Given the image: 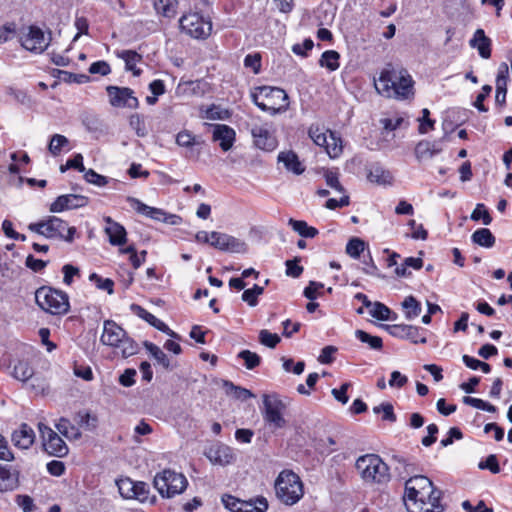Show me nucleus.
I'll return each instance as SVG.
<instances>
[{"mask_svg":"<svg viewBox=\"0 0 512 512\" xmlns=\"http://www.w3.org/2000/svg\"><path fill=\"white\" fill-rule=\"evenodd\" d=\"M120 495L125 499H133L135 496V481L130 478H123L116 482Z\"/></svg>","mask_w":512,"mask_h":512,"instance_id":"47","label":"nucleus"},{"mask_svg":"<svg viewBox=\"0 0 512 512\" xmlns=\"http://www.w3.org/2000/svg\"><path fill=\"white\" fill-rule=\"evenodd\" d=\"M100 341L102 344L113 347L128 358L138 352V345L131 339L126 331L112 320H106L103 324V333Z\"/></svg>","mask_w":512,"mask_h":512,"instance_id":"4","label":"nucleus"},{"mask_svg":"<svg viewBox=\"0 0 512 512\" xmlns=\"http://www.w3.org/2000/svg\"><path fill=\"white\" fill-rule=\"evenodd\" d=\"M282 366L283 369L286 372H292L296 375H301L305 369V362L304 361H298L297 363H294L293 359L291 358H285L282 357Z\"/></svg>","mask_w":512,"mask_h":512,"instance_id":"58","label":"nucleus"},{"mask_svg":"<svg viewBox=\"0 0 512 512\" xmlns=\"http://www.w3.org/2000/svg\"><path fill=\"white\" fill-rule=\"evenodd\" d=\"M106 91L109 96V103L113 107L136 109L139 106V101L130 88L108 86Z\"/></svg>","mask_w":512,"mask_h":512,"instance_id":"14","label":"nucleus"},{"mask_svg":"<svg viewBox=\"0 0 512 512\" xmlns=\"http://www.w3.org/2000/svg\"><path fill=\"white\" fill-rule=\"evenodd\" d=\"M204 454L213 465L226 466L234 461L232 448L222 443L212 444Z\"/></svg>","mask_w":512,"mask_h":512,"instance_id":"18","label":"nucleus"},{"mask_svg":"<svg viewBox=\"0 0 512 512\" xmlns=\"http://www.w3.org/2000/svg\"><path fill=\"white\" fill-rule=\"evenodd\" d=\"M330 158H337L343 152L342 139L336 132H329L327 136V144L322 146Z\"/></svg>","mask_w":512,"mask_h":512,"instance_id":"31","label":"nucleus"},{"mask_svg":"<svg viewBox=\"0 0 512 512\" xmlns=\"http://www.w3.org/2000/svg\"><path fill=\"white\" fill-rule=\"evenodd\" d=\"M176 144L180 147L191 149L196 145H200L202 141L193 135L189 130H182L177 133L175 138Z\"/></svg>","mask_w":512,"mask_h":512,"instance_id":"41","label":"nucleus"},{"mask_svg":"<svg viewBox=\"0 0 512 512\" xmlns=\"http://www.w3.org/2000/svg\"><path fill=\"white\" fill-rule=\"evenodd\" d=\"M355 337L362 343L367 344L373 350H380L383 347V342L380 337L372 336L363 330H356Z\"/></svg>","mask_w":512,"mask_h":512,"instance_id":"45","label":"nucleus"},{"mask_svg":"<svg viewBox=\"0 0 512 512\" xmlns=\"http://www.w3.org/2000/svg\"><path fill=\"white\" fill-rule=\"evenodd\" d=\"M56 428L60 434L64 435L68 439L76 440L81 437L80 430L71 424V422L66 418H61L56 424Z\"/></svg>","mask_w":512,"mask_h":512,"instance_id":"38","label":"nucleus"},{"mask_svg":"<svg viewBox=\"0 0 512 512\" xmlns=\"http://www.w3.org/2000/svg\"><path fill=\"white\" fill-rule=\"evenodd\" d=\"M209 244L216 249L230 252H242L245 250V243L239 239L225 234L213 231L210 233Z\"/></svg>","mask_w":512,"mask_h":512,"instance_id":"17","label":"nucleus"},{"mask_svg":"<svg viewBox=\"0 0 512 512\" xmlns=\"http://www.w3.org/2000/svg\"><path fill=\"white\" fill-rule=\"evenodd\" d=\"M278 162L283 163L285 169L296 175H300L305 171V167L300 162L297 154L291 150L282 151L278 154Z\"/></svg>","mask_w":512,"mask_h":512,"instance_id":"26","label":"nucleus"},{"mask_svg":"<svg viewBox=\"0 0 512 512\" xmlns=\"http://www.w3.org/2000/svg\"><path fill=\"white\" fill-rule=\"evenodd\" d=\"M225 386L227 387V393L232 394L236 399L247 400L253 397L250 390L235 386L231 382H225Z\"/></svg>","mask_w":512,"mask_h":512,"instance_id":"54","label":"nucleus"},{"mask_svg":"<svg viewBox=\"0 0 512 512\" xmlns=\"http://www.w3.org/2000/svg\"><path fill=\"white\" fill-rule=\"evenodd\" d=\"M91 282L95 283L96 287L101 290H105L108 294L113 293L114 282L109 278H102L96 273H92L89 276Z\"/></svg>","mask_w":512,"mask_h":512,"instance_id":"53","label":"nucleus"},{"mask_svg":"<svg viewBox=\"0 0 512 512\" xmlns=\"http://www.w3.org/2000/svg\"><path fill=\"white\" fill-rule=\"evenodd\" d=\"M69 140L64 135L54 134L50 140L48 149L54 156L58 155L62 149L68 145Z\"/></svg>","mask_w":512,"mask_h":512,"instance_id":"50","label":"nucleus"},{"mask_svg":"<svg viewBox=\"0 0 512 512\" xmlns=\"http://www.w3.org/2000/svg\"><path fill=\"white\" fill-rule=\"evenodd\" d=\"M358 474L365 482L385 483L389 480V468L376 454L360 456L355 463Z\"/></svg>","mask_w":512,"mask_h":512,"instance_id":"6","label":"nucleus"},{"mask_svg":"<svg viewBox=\"0 0 512 512\" xmlns=\"http://www.w3.org/2000/svg\"><path fill=\"white\" fill-rule=\"evenodd\" d=\"M364 249L365 242L357 237L351 238L346 245V253L354 259H358Z\"/></svg>","mask_w":512,"mask_h":512,"instance_id":"46","label":"nucleus"},{"mask_svg":"<svg viewBox=\"0 0 512 512\" xmlns=\"http://www.w3.org/2000/svg\"><path fill=\"white\" fill-rule=\"evenodd\" d=\"M251 134L256 147L264 151H273L278 143L268 124H253Z\"/></svg>","mask_w":512,"mask_h":512,"instance_id":"16","label":"nucleus"},{"mask_svg":"<svg viewBox=\"0 0 512 512\" xmlns=\"http://www.w3.org/2000/svg\"><path fill=\"white\" fill-rule=\"evenodd\" d=\"M222 503L231 512H253L251 502L240 500L232 495H224Z\"/></svg>","mask_w":512,"mask_h":512,"instance_id":"30","label":"nucleus"},{"mask_svg":"<svg viewBox=\"0 0 512 512\" xmlns=\"http://www.w3.org/2000/svg\"><path fill=\"white\" fill-rule=\"evenodd\" d=\"M21 45L31 52L42 53L49 45V38L40 28L31 26L21 37Z\"/></svg>","mask_w":512,"mask_h":512,"instance_id":"15","label":"nucleus"},{"mask_svg":"<svg viewBox=\"0 0 512 512\" xmlns=\"http://www.w3.org/2000/svg\"><path fill=\"white\" fill-rule=\"evenodd\" d=\"M370 315L382 321L395 320L396 314L381 302H375L371 306Z\"/></svg>","mask_w":512,"mask_h":512,"instance_id":"39","label":"nucleus"},{"mask_svg":"<svg viewBox=\"0 0 512 512\" xmlns=\"http://www.w3.org/2000/svg\"><path fill=\"white\" fill-rule=\"evenodd\" d=\"M480 469H487L493 474H497L500 472V467L498 464V460L496 455L491 454L489 455L484 462L479 463Z\"/></svg>","mask_w":512,"mask_h":512,"instance_id":"62","label":"nucleus"},{"mask_svg":"<svg viewBox=\"0 0 512 512\" xmlns=\"http://www.w3.org/2000/svg\"><path fill=\"white\" fill-rule=\"evenodd\" d=\"M11 440L16 447L28 449L35 441V432L28 424L23 423L14 430Z\"/></svg>","mask_w":512,"mask_h":512,"instance_id":"24","label":"nucleus"},{"mask_svg":"<svg viewBox=\"0 0 512 512\" xmlns=\"http://www.w3.org/2000/svg\"><path fill=\"white\" fill-rule=\"evenodd\" d=\"M236 133L233 128L225 124H216L213 129V141L219 142L223 151L232 148L235 141Z\"/></svg>","mask_w":512,"mask_h":512,"instance_id":"23","label":"nucleus"},{"mask_svg":"<svg viewBox=\"0 0 512 512\" xmlns=\"http://www.w3.org/2000/svg\"><path fill=\"white\" fill-rule=\"evenodd\" d=\"M144 346L146 350L151 354V356L157 361L159 365H161L163 368L167 370L172 369V365L170 363L169 358L167 355L158 347L157 345L151 343V342H145Z\"/></svg>","mask_w":512,"mask_h":512,"instance_id":"35","label":"nucleus"},{"mask_svg":"<svg viewBox=\"0 0 512 512\" xmlns=\"http://www.w3.org/2000/svg\"><path fill=\"white\" fill-rule=\"evenodd\" d=\"M120 57L125 61L126 69L132 71L134 75H140L141 70L136 69V64L141 60V56L132 50L122 51Z\"/></svg>","mask_w":512,"mask_h":512,"instance_id":"44","label":"nucleus"},{"mask_svg":"<svg viewBox=\"0 0 512 512\" xmlns=\"http://www.w3.org/2000/svg\"><path fill=\"white\" fill-rule=\"evenodd\" d=\"M39 432L42 438L44 450L56 457H64L68 454V446L65 441L50 427L40 423Z\"/></svg>","mask_w":512,"mask_h":512,"instance_id":"12","label":"nucleus"},{"mask_svg":"<svg viewBox=\"0 0 512 512\" xmlns=\"http://www.w3.org/2000/svg\"><path fill=\"white\" fill-rule=\"evenodd\" d=\"M471 219L473 221L482 220L484 225H489L492 222V217L490 216L488 210L485 208L484 204L478 203L471 214Z\"/></svg>","mask_w":512,"mask_h":512,"instance_id":"55","label":"nucleus"},{"mask_svg":"<svg viewBox=\"0 0 512 512\" xmlns=\"http://www.w3.org/2000/svg\"><path fill=\"white\" fill-rule=\"evenodd\" d=\"M84 177L87 182L95 184L99 187L105 186L107 184L106 177L98 174L92 169L85 171Z\"/></svg>","mask_w":512,"mask_h":512,"instance_id":"63","label":"nucleus"},{"mask_svg":"<svg viewBox=\"0 0 512 512\" xmlns=\"http://www.w3.org/2000/svg\"><path fill=\"white\" fill-rule=\"evenodd\" d=\"M103 220L106 223L104 231L109 238V243L113 246L124 245L127 242V232L124 226L110 216H105Z\"/></svg>","mask_w":512,"mask_h":512,"instance_id":"21","label":"nucleus"},{"mask_svg":"<svg viewBox=\"0 0 512 512\" xmlns=\"http://www.w3.org/2000/svg\"><path fill=\"white\" fill-rule=\"evenodd\" d=\"M19 485V474L0 465V492L12 491Z\"/></svg>","mask_w":512,"mask_h":512,"instance_id":"27","label":"nucleus"},{"mask_svg":"<svg viewBox=\"0 0 512 512\" xmlns=\"http://www.w3.org/2000/svg\"><path fill=\"white\" fill-rule=\"evenodd\" d=\"M275 492L283 504L292 506L304 495L303 483L296 473L284 470L276 478Z\"/></svg>","mask_w":512,"mask_h":512,"instance_id":"5","label":"nucleus"},{"mask_svg":"<svg viewBox=\"0 0 512 512\" xmlns=\"http://www.w3.org/2000/svg\"><path fill=\"white\" fill-rule=\"evenodd\" d=\"M135 496L133 499H136L140 502H146L149 500V487L145 482H135Z\"/></svg>","mask_w":512,"mask_h":512,"instance_id":"61","label":"nucleus"},{"mask_svg":"<svg viewBox=\"0 0 512 512\" xmlns=\"http://www.w3.org/2000/svg\"><path fill=\"white\" fill-rule=\"evenodd\" d=\"M374 84L376 91L386 98L405 100L414 95V81L408 71L390 64L381 71Z\"/></svg>","mask_w":512,"mask_h":512,"instance_id":"2","label":"nucleus"},{"mask_svg":"<svg viewBox=\"0 0 512 512\" xmlns=\"http://www.w3.org/2000/svg\"><path fill=\"white\" fill-rule=\"evenodd\" d=\"M131 310L140 318L148 322L151 326L157 330L166 333L172 338L178 339L179 336L171 330L163 321L158 319L156 316L148 312L146 309L137 304L131 305Z\"/></svg>","mask_w":512,"mask_h":512,"instance_id":"22","label":"nucleus"},{"mask_svg":"<svg viewBox=\"0 0 512 512\" xmlns=\"http://www.w3.org/2000/svg\"><path fill=\"white\" fill-rule=\"evenodd\" d=\"M392 461L395 471L402 478H405L417 471L416 463L410 458L402 455H394L392 457Z\"/></svg>","mask_w":512,"mask_h":512,"instance_id":"28","label":"nucleus"},{"mask_svg":"<svg viewBox=\"0 0 512 512\" xmlns=\"http://www.w3.org/2000/svg\"><path fill=\"white\" fill-rule=\"evenodd\" d=\"M340 54L335 50H327L323 52L319 60L321 67L327 68L329 71H335L339 68Z\"/></svg>","mask_w":512,"mask_h":512,"instance_id":"37","label":"nucleus"},{"mask_svg":"<svg viewBox=\"0 0 512 512\" xmlns=\"http://www.w3.org/2000/svg\"><path fill=\"white\" fill-rule=\"evenodd\" d=\"M469 45L477 49L483 59L491 57V39L486 36L483 29H477L469 41Z\"/></svg>","mask_w":512,"mask_h":512,"instance_id":"25","label":"nucleus"},{"mask_svg":"<svg viewBox=\"0 0 512 512\" xmlns=\"http://www.w3.org/2000/svg\"><path fill=\"white\" fill-rule=\"evenodd\" d=\"M262 401V415L264 421L274 429L284 428L287 425L284 413L287 409L288 402L277 393L264 394Z\"/></svg>","mask_w":512,"mask_h":512,"instance_id":"9","label":"nucleus"},{"mask_svg":"<svg viewBox=\"0 0 512 512\" xmlns=\"http://www.w3.org/2000/svg\"><path fill=\"white\" fill-rule=\"evenodd\" d=\"M439 152L429 141H420L415 147V156L419 161L430 159Z\"/></svg>","mask_w":512,"mask_h":512,"instance_id":"40","label":"nucleus"},{"mask_svg":"<svg viewBox=\"0 0 512 512\" xmlns=\"http://www.w3.org/2000/svg\"><path fill=\"white\" fill-rule=\"evenodd\" d=\"M324 178L327 186L340 193H345V189L339 181V174L336 171L326 170L324 173Z\"/></svg>","mask_w":512,"mask_h":512,"instance_id":"56","label":"nucleus"},{"mask_svg":"<svg viewBox=\"0 0 512 512\" xmlns=\"http://www.w3.org/2000/svg\"><path fill=\"white\" fill-rule=\"evenodd\" d=\"M183 32L195 39H205L212 31V23L197 12L184 14L179 20Z\"/></svg>","mask_w":512,"mask_h":512,"instance_id":"11","label":"nucleus"},{"mask_svg":"<svg viewBox=\"0 0 512 512\" xmlns=\"http://www.w3.org/2000/svg\"><path fill=\"white\" fill-rule=\"evenodd\" d=\"M280 337L276 333L263 329L259 332V342L269 348H275L280 342Z\"/></svg>","mask_w":512,"mask_h":512,"instance_id":"52","label":"nucleus"},{"mask_svg":"<svg viewBox=\"0 0 512 512\" xmlns=\"http://www.w3.org/2000/svg\"><path fill=\"white\" fill-rule=\"evenodd\" d=\"M324 288V284L316 281H310L309 285L304 289V296L309 300H315Z\"/></svg>","mask_w":512,"mask_h":512,"instance_id":"60","label":"nucleus"},{"mask_svg":"<svg viewBox=\"0 0 512 512\" xmlns=\"http://www.w3.org/2000/svg\"><path fill=\"white\" fill-rule=\"evenodd\" d=\"M430 111L427 108L422 110V118L419 119V133L426 134L429 130L434 129L435 121L429 118Z\"/></svg>","mask_w":512,"mask_h":512,"instance_id":"59","label":"nucleus"},{"mask_svg":"<svg viewBox=\"0 0 512 512\" xmlns=\"http://www.w3.org/2000/svg\"><path fill=\"white\" fill-rule=\"evenodd\" d=\"M329 132L332 131L325 129L318 124H313L309 127L308 135L317 146L322 147L324 144H327V136Z\"/></svg>","mask_w":512,"mask_h":512,"instance_id":"42","label":"nucleus"},{"mask_svg":"<svg viewBox=\"0 0 512 512\" xmlns=\"http://www.w3.org/2000/svg\"><path fill=\"white\" fill-rule=\"evenodd\" d=\"M442 491L426 476L414 475L405 482V505L408 512H443Z\"/></svg>","mask_w":512,"mask_h":512,"instance_id":"1","label":"nucleus"},{"mask_svg":"<svg viewBox=\"0 0 512 512\" xmlns=\"http://www.w3.org/2000/svg\"><path fill=\"white\" fill-rule=\"evenodd\" d=\"M87 204L88 198L83 195L66 194L56 198V200L50 205V211L59 213L64 210L84 207Z\"/></svg>","mask_w":512,"mask_h":512,"instance_id":"19","label":"nucleus"},{"mask_svg":"<svg viewBox=\"0 0 512 512\" xmlns=\"http://www.w3.org/2000/svg\"><path fill=\"white\" fill-rule=\"evenodd\" d=\"M473 243L485 247L491 248L495 244V237L492 232L487 228L477 229L471 236Z\"/></svg>","mask_w":512,"mask_h":512,"instance_id":"33","label":"nucleus"},{"mask_svg":"<svg viewBox=\"0 0 512 512\" xmlns=\"http://www.w3.org/2000/svg\"><path fill=\"white\" fill-rule=\"evenodd\" d=\"M154 487L162 497L171 498L181 494L187 487V479L171 469H165L154 477Z\"/></svg>","mask_w":512,"mask_h":512,"instance_id":"10","label":"nucleus"},{"mask_svg":"<svg viewBox=\"0 0 512 512\" xmlns=\"http://www.w3.org/2000/svg\"><path fill=\"white\" fill-rule=\"evenodd\" d=\"M153 7L158 15L173 18L177 13V0H153Z\"/></svg>","mask_w":512,"mask_h":512,"instance_id":"29","label":"nucleus"},{"mask_svg":"<svg viewBox=\"0 0 512 512\" xmlns=\"http://www.w3.org/2000/svg\"><path fill=\"white\" fill-rule=\"evenodd\" d=\"M386 330L394 337L406 338L415 344H425L427 342L426 337L420 336V329L416 326L405 324L387 325Z\"/></svg>","mask_w":512,"mask_h":512,"instance_id":"20","label":"nucleus"},{"mask_svg":"<svg viewBox=\"0 0 512 512\" xmlns=\"http://www.w3.org/2000/svg\"><path fill=\"white\" fill-rule=\"evenodd\" d=\"M129 125L138 137H145L148 134L144 118L140 114H132L129 117Z\"/></svg>","mask_w":512,"mask_h":512,"instance_id":"48","label":"nucleus"},{"mask_svg":"<svg viewBox=\"0 0 512 512\" xmlns=\"http://www.w3.org/2000/svg\"><path fill=\"white\" fill-rule=\"evenodd\" d=\"M373 412L375 414H382V420L388 421L391 423L396 422L397 418L394 413L393 405L390 403H382L373 408Z\"/></svg>","mask_w":512,"mask_h":512,"instance_id":"49","label":"nucleus"},{"mask_svg":"<svg viewBox=\"0 0 512 512\" xmlns=\"http://www.w3.org/2000/svg\"><path fill=\"white\" fill-rule=\"evenodd\" d=\"M127 201L135 211L151 219L171 225H177L180 223L181 218L175 214H168L162 209L150 207L134 197H128Z\"/></svg>","mask_w":512,"mask_h":512,"instance_id":"13","label":"nucleus"},{"mask_svg":"<svg viewBox=\"0 0 512 512\" xmlns=\"http://www.w3.org/2000/svg\"><path fill=\"white\" fill-rule=\"evenodd\" d=\"M28 229L46 238L62 239L67 242H72L76 233L75 227L68 226L66 221L56 216H49L39 222L31 223Z\"/></svg>","mask_w":512,"mask_h":512,"instance_id":"8","label":"nucleus"},{"mask_svg":"<svg viewBox=\"0 0 512 512\" xmlns=\"http://www.w3.org/2000/svg\"><path fill=\"white\" fill-rule=\"evenodd\" d=\"M238 357L244 360V365L249 370L256 368L261 362L260 356L250 350H242Z\"/></svg>","mask_w":512,"mask_h":512,"instance_id":"51","label":"nucleus"},{"mask_svg":"<svg viewBox=\"0 0 512 512\" xmlns=\"http://www.w3.org/2000/svg\"><path fill=\"white\" fill-rule=\"evenodd\" d=\"M462 508L466 512H493V509L486 507L483 501H479L476 506H473L468 500H466L462 503Z\"/></svg>","mask_w":512,"mask_h":512,"instance_id":"64","label":"nucleus"},{"mask_svg":"<svg viewBox=\"0 0 512 512\" xmlns=\"http://www.w3.org/2000/svg\"><path fill=\"white\" fill-rule=\"evenodd\" d=\"M34 374L33 368L26 361H19L13 369V376L19 381L26 382L32 379Z\"/></svg>","mask_w":512,"mask_h":512,"instance_id":"43","label":"nucleus"},{"mask_svg":"<svg viewBox=\"0 0 512 512\" xmlns=\"http://www.w3.org/2000/svg\"><path fill=\"white\" fill-rule=\"evenodd\" d=\"M15 503L23 512H34L36 510L33 498L26 494L16 495Z\"/></svg>","mask_w":512,"mask_h":512,"instance_id":"57","label":"nucleus"},{"mask_svg":"<svg viewBox=\"0 0 512 512\" xmlns=\"http://www.w3.org/2000/svg\"><path fill=\"white\" fill-rule=\"evenodd\" d=\"M35 301L43 311L52 315H64L70 309L68 295L61 290L47 286L36 290Z\"/></svg>","mask_w":512,"mask_h":512,"instance_id":"7","label":"nucleus"},{"mask_svg":"<svg viewBox=\"0 0 512 512\" xmlns=\"http://www.w3.org/2000/svg\"><path fill=\"white\" fill-rule=\"evenodd\" d=\"M288 224L302 237L314 238L318 234V230L315 227L309 226L305 221L290 218Z\"/></svg>","mask_w":512,"mask_h":512,"instance_id":"36","label":"nucleus"},{"mask_svg":"<svg viewBox=\"0 0 512 512\" xmlns=\"http://www.w3.org/2000/svg\"><path fill=\"white\" fill-rule=\"evenodd\" d=\"M367 178L370 182L376 183L379 185H387L392 183V175L389 171L385 170L381 166H373L368 175Z\"/></svg>","mask_w":512,"mask_h":512,"instance_id":"32","label":"nucleus"},{"mask_svg":"<svg viewBox=\"0 0 512 512\" xmlns=\"http://www.w3.org/2000/svg\"><path fill=\"white\" fill-rule=\"evenodd\" d=\"M251 99L259 109L270 115L283 113L289 108L287 93L278 87H255L251 91Z\"/></svg>","mask_w":512,"mask_h":512,"instance_id":"3","label":"nucleus"},{"mask_svg":"<svg viewBox=\"0 0 512 512\" xmlns=\"http://www.w3.org/2000/svg\"><path fill=\"white\" fill-rule=\"evenodd\" d=\"M402 308L407 320H413L421 313L420 302L412 295L407 296L402 302Z\"/></svg>","mask_w":512,"mask_h":512,"instance_id":"34","label":"nucleus"}]
</instances>
